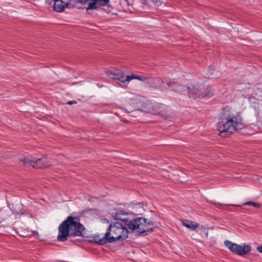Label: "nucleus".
<instances>
[{
  "mask_svg": "<svg viewBox=\"0 0 262 262\" xmlns=\"http://www.w3.org/2000/svg\"><path fill=\"white\" fill-rule=\"evenodd\" d=\"M244 127L243 119L239 112L229 106H226L222 109L217 122L220 136L226 138Z\"/></svg>",
  "mask_w": 262,
  "mask_h": 262,
  "instance_id": "f257e3e1",
  "label": "nucleus"
},
{
  "mask_svg": "<svg viewBox=\"0 0 262 262\" xmlns=\"http://www.w3.org/2000/svg\"><path fill=\"white\" fill-rule=\"evenodd\" d=\"M85 227L80 223L78 217L68 216L58 227L57 240L65 242L68 237L82 236Z\"/></svg>",
  "mask_w": 262,
  "mask_h": 262,
  "instance_id": "f03ea898",
  "label": "nucleus"
},
{
  "mask_svg": "<svg viewBox=\"0 0 262 262\" xmlns=\"http://www.w3.org/2000/svg\"><path fill=\"white\" fill-rule=\"evenodd\" d=\"M128 230L122 224L116 222L109 225L103 237L100 238L99 235H95L93 239L96 243L101 245L117 241H123L128 237Z\"/></svg>",
  "mask_w": 262,
  "mask_h": 262,
  "instance_id": "7ed1b4c3",
  "label": "nucleus"
},
{
  "mask_svg": "<svg viewBox=\"0 0 262 262\" xmlns=\"http://www.w3.org/2000/svg\"><path fill=\"white\" fill-rule=\"evenodd\" d=\"M127 228L132 232L137 231L138 232L143 233L152 231L155 227L152 222L143 217H137L127 221Z\"/></svg>",
  "mask_w": 262,
  "mask_h": 262,
  "instance_id": "20e7f679",
  "label": "nucleus"
},
{
  "mask_svg": "<svg viewBox=\"0 0 262 262\" xmlns=\"http://www.w3.org/2000/svg\"><path fill=\"white\" fill-rule=\"evenodd\" d=\"M164 105L161 103L148 101L145 104L144 111L147 113L158 115L162 118L167 119L170 117V115L164 110Z\"/></svg>",
  "mask_w": 262,
  "mask_h": 262,
  "instance_id": "39448f33",
  "label": "nucleus"
},
{
  "mask_svg": "<svg viewBox=\"0 0 262 262\" xmlns=\"http://www.w3.org/2000/svg\"><path fill=\"white\" fill-rule=\"evenodd\" d=\"M20 161L25 166L30 165L33 168H46L51 165V162L47 160V157L45 156L39 159L35 157H28L20 159Z\"/></svg>",
  "mask_w": 262,
  "mask_h": 262,
  "instance_id": "423d86ee",
  "label": "nucleus"
},
{
  "mask_svg": "<svg viewBox=\"0 0 262 262\" xmlns=\"http://www.w3.org/2000/svg\"><path fill=\"white\" fill-rule=\"evenodd\" d=\"M224 244L232 253L239 256H243L248 254L252 249L250 245H244L242 246L229 241H225Z\"/></svg>",
  "mask_w": 262,
  "mask_h": 262,
  "instance_id": "0eeeda50",
  "label": "nucleus"
},
{
  "mask_svg": "<svg viewBox=\"0 0 262 262\" xmlns=\"http://www.w3.org/2000/svg\"><path fill=\"white\" fill-rule=\"evenodd\" d=\"M107 75L112 79L117 81V83L122 87H126L130 80L127 79L130 75L125 76L124 73L120 70L116 69L108 73Z\"/></svg>",
  "mask_w": 262,
  "mask_h": 262,
  "instance_id": "6e6552de",
  "label": "nucleus"
},
{
  "mask_svg": "<svg viewBox=\"0 0 262 262\" xmlns=\"http://www.w3.org/2000/svg\"><path fill=\"white\" fill-rule=\"evenodd\" d=\"M80 4L87 5L85 8L87 11L97 9L100 7L108 5L110 0H79Z\"/></svg>",
  "mask_w": 262,
  "mask_h": 262,
  "instance_id": "1a4fd4ad",
  "label": "nucleus"
},
{
  "mask_svg": "<svg viewBox=\"0 0 262 262\" xmlns=\"http://www.w3.org/2000/svg\"><path fill=\"white\" fill-rule=\"evenodd\" d=\"M188 92L190 98L194 99H200L201 97L202 92L200 88H196L194 86H187Z\"/></svg>",
  "mask_w": 262,
  "mask_h": 262,
  "instance_id": "9d476101",
  "label": "nucleus"
},
{
  "mask_svg": "<svg viewBox=\"0 0 262 262\" xmlns=\"http://www.w3.org/2000/svg\"><path fill=\"white\" fill-rule=\"evenodd\" d=\"M128 215V213L126 211L123 210H119L117 212L113 215L114 218L117 220H121L123 221L124 223V225L127 226V221H130V220L126 218V216Z\"/></svg>",
  "mask_w": 262,
  "mask_h": 262,
  "instance_id": "9b49d317",
  "label": "nucleus"
},
{
  "mask_svg": "<svg viewBox=\"0 0 262 262\" xmlns=\"http://www.w3.org/2000/svg\"><path fill=\"white\" fill-rule=\"evenodd\" d=\"M163 83H164V81L159 78L149 77L147 84L155 89H159Z\"/></svg>",
  "mask_w": 262,
  "mask_h": 262,
  "instance_id": "f8f14e48",
  "label": "nucleus"
},
{
  "mask_svg": "<svg viewBox=\"0 0 262 262\" xmlns=\"http://www.w3.org/2000/svg\"><path fill=\"white\" fill-rule=\"evenodd\" d=\"M167 88H171L176 92H182L185 90V85L178 83L175 81H170L167 83Z\"/></svg>",
  "mask_w": 262,
  "mask_h": 262,
  "instance_id": "ddd939ff",
  "label": "nucleus"
},
{
  "mask_svg": "<svg viewBox=\"0 0 262 262\" xmlns=\"http://www.w3.org/2000/svg\"><path fill=\"white\" fill-rule=\"evenodd\" d=\"M183 225L192 230H196L199 226V224L198 223L189 220H185L183 222Z\"/></svg>",
  "mask_w": 262,
  "mask_h": 262,
  "instance_id": "4468645a",
  "label": "nucleus"
},
{
  "mask_svg": "<svg viewBox=\"0 0 262 262\" xmlns=\"http://www.w3.org/2000/svg\"><path fill=\"white\" fill-rule=\"evenodd\" d=\"M134 79H138L140 81H143V82H145L146 84H147L148 81L149 79V77H147L144 76H139V75H130V76L128 77L127 79H129L130 81L131 80Z\"/></svg>",
  "mask_w": 262,
  "mask_h": 262,
  "instance_id": "2eb2a0df",
  "label": "nucleus"
},
{
  "mask_svg": "<svg viewBox=\"0 0 262 262\" xmlns=\"http://www.w3.org/2000/svg\"><path fill=\"white\" fill-rule=\"evenodd\" d=\"M213 96L212 90L210 86H208L202 92L201 96L203 98H210Z\"/></svg>",
  "mask_w": 262,
  "mask_h": 262,
  "instance_id": "dca6fc26",
  "label": "nucleus"
},
{
  "mask_svg": "<svg viewBox=\"0 0 262 262\" xmlns=\"http://www.w3.org/2000/svg\"><path fill=\"white\" fill-rule=\"evenodd\" d=\"M243 205H245V206H247V205L253 206L255 208H259L260 207V204H259L258 203H255L254 202H252V201H249V202H246V203H244Z\"/></svg>",
  "mask_w": 262,
  "mask_h": 262,
  "instance_id": "f3484780",
  "label": "nucleus"
},
{
  "mask_svg": "<svg viewBox=\"0 0 262 262\" xmlns=\"http://www.w3.org/2000/svg\"><path fill=\"white\" fill-rule=\"evenodd\" d=\"M135 109V107H129V106H127L125 108V110L128 112V113H130V112H133Z\"/></svg>",
  "mask_w": 262,
  "mask_h": 262,
  "instance_id": "a211bd4d",
  "label": "nucleus"
},
{
  "mask_svg": "<svg viewBox=\"0 0 262 262\" xmlns=\"http://www.w3.org/2000/svg\"><path fill=\"white\" fill-rule=\"evenodd\" d=\"M257 250L260 252V253H262V246H258L257 247Z\"/></svg>",
  "mask_w": 262,
  "mask_h": 262,
  "instance_id": "6ab92c4d",
  "label": "nucleus"
},
{
  "mask_svg": "<svg viewBox=\"0 0 262 262\" xmlns=\"http://www.w3.org/2000/svg\"><path fill=\"white\" fill-rule=\"evenodd\" d=\"M74 103H76V102L75 101H69L67 102V104H70V105L74 104Z\"/></svg>",
  "mask_w": 262,
  "mask_h": 262,
  "instance_id": "aec40b11",
  "label": "nucleus"
},
{
  "mask_svg": "<svg viewBox=\"0 0 262 262\" xmlns=\"http://www.w3.org/2000/svg\"><path fill=\"white\" fill-rule=\"evenodd\" d=\"M209 69L211 70V71H213L214 70V67L213 66H210L209 67Z\"/></svg>",
  "mask_w": 262,
  "mask_h": 262,
  "instance_id": "412c9836",
  "label": "nucleus"
},
{
  "mask_svg": "<svg viewBox=\"0 0 262 262\" xmlns=\"http://www.w3.org/2000/svg\"><path fill=\"white\" fill-rule=\"evenodd\" d=\"M4 221V219L0 217V224Z\"/></svg>",
  "mask_w": 262,
  "mask_h": 262,
  "instance_id": "4be33fe9",
  "label": "nucleus"
},
{
  "mask_svg": "<svg viewBox=\"0 0 262 262\" xmlns=\"http://www.w3.org/2000/svg\"><path fill=\"white\" fill-rule=\"evenodd\" d=\"M131 103H132L131 102H128V104H129V105H130V104H131Z\"/></svg>",
  "mask_w": 262,
  "mask_h": 262,
  "instance_id": "5701e85b",
  "label": "nucleus"
}]
</instances>
